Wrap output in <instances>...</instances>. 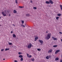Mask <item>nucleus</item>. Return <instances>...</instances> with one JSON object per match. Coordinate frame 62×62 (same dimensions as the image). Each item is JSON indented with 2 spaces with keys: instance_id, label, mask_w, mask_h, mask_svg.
<instances>
[{
  "instance_id": "1",
  "label": "nucleus",
  "mask_w": 62,
  "mask_h": 62,
  "mask_svg": "<svg viewBox=\"0 0 62 62\" xmlns=\"http://www.w3.org/2000/svg\"><path fill=\"white\" fill-rule=\"evenodd\" d=\"M51 33H48L47 35V37H46V39L47 40H48L50 39L51 38Z\"/></svg>"
},
{
  "instance_id": "2",
  "label": "nucleus",
  "mask_w": 62,
  "mask_h": 62,
  "mask_svg": "<svg viewBox=\"0 0 62 62\" xmlns=\"http://www.w3.org/2000/svg\"><path fill=\"white\" fill-rule=\"evenodd\" d=\"M32 45L30 43L28 45L27 47L28 48V49H30L31 47V46H32Z\"/></svg>"
},
{
  "instance_id": "3",
  "label": "nucleus",
  "mask_w": 62,
  "mask_h": 62,
  "mask_svg": "<svg viewBox=\"0 0 62 62\" xmlns=\"http://www.w3.org/2000/svg\"><path fill=\"white\" fill-rule=\"evenodd\" d=\"M2 14L3 15V16H7V15H6V14H4V11H3L2 13Z\"/></svg>"
},
{
  "instance_id": "4",
  "label": "nucleus",
  "mask_w": 62,
  "mask_h": 62,
  "mask_svg": "<svg viewBox=\"0 0 62 62\" xmlns=\"http://www.w3.org/2000/svg\"><path fill=\"white\" fill-rule=\"evenodd\" d=\"M49 4L50 3L51 4H53V1L51 0H49Z\"/></svg>"
},
{
  "instance_id": "5",
  "label": "nucleus",
  "mask_w": 62,
  "mask_h": 62,
  "mask_svg": "<svg viewBox=\"0 0 62 62\" xmlns=\"http://www.w3.org/2000/svg\"><path fill=\"white\" fill-rule=\"evenodd\" d=\"M39 41L41 43H43V41L42 40H39Z\"/></svg>"
},
{
  "instance_id": "6",
  "label": "nucleus",
  "mask_w": 62,
  "mask_h": 62,
  "mask_svg": "<svg viewBox=\"0 0 62 62\" xmlns=\"http://www.w3.org/2000/svg\"><path fill=\"white\" fill-rule=\"evenodd\" d=\"M27 57H28L29 58H31V57H32V56H31V55H30V56H29V54H27Z\"/></svg>"
},
{
  "instance_id": "7",
  "label": "nucleus",
  "mask_w": 62,
  "mask_h": 62,
  "mask_svg": "<svg viewBox=\"0 0 62 62\" xmlns=\"http://www.w3.org/2000/svg\"><path fill=\"white\" fill-rule=\"evenodd\" d=\"M60 52V50H57L56 51L55 53L56 54L57 53H58V52Z\"/></svg>"
},
{
  "instance_id": "8",
  "label": "nucleus",
  "mask_w": 62,
  "mask_h": 62,
  "mask_svg": "<svg viewBox=\"0 0 62 62\" xmlns=\"http://www.w3.org/2000/svg\"><path fill=\"white\" fill-rule=\"evenodd\" d=\"M52 39H53L54 40H57V38H54V37H52Z\"/></svg>"
},
{
  "instance_id": "9",
  "label": "nucleus",
  "mask_w": 62,
  "mask_h": 62,
  "mask_svg": "<svg viewBox=\"0 0 62 62\" xmlns=\"http://www.w3.org/2000/svg\"><path fill=\"white\" fill-rule=\"evenodd\" d=\"M52 52V49H50L49 50L48 52V53H51Z\"/></svg>"
},
{
  "instance_id": "10",
  "label": "nucleus",
  "mask_w": 62,
  "mask_h": 62,
  "mask_svg": "<svg viewBox=\"0 0 62 62\" xmlns=\"http://www.w3.org/2000/svg\"><path fill=\"white\" fill-rule=\"evenodd\" d=\"M46 4H50V2L49 1H46Z\"/></svg>"
},
{
  "instance_id": "11",
  "label": "nucleus",
  "mask_w": 62,
  "mask_h": 62,
  "mask_svg": "<svg viewBox=\"0 0 62 62\" xmlns=\"http://www.w3.org/2000/svg\"><path fill=\"white\" fill-rule=\"evenodd\" d=\"M38 37H36L35 38V39L34 40V41H36V40H37V39H38Z\"/></svg>"
},
{
  "instance_id": "12",
  "label": "nucleus",
  "mask_w": 62,
  "mask_h": 62,
  "mask_svg": "<svg viewBox=\"0 0 62 62\" xmlns=\"http://www.w3.org/2000/svg\"><path fill=\"white\" fill-rule=\"evenodd\" d=\"M13 12L14 13H17V11L15 10H14L13 11Z\"/></svg>"
},
{
  "instance_id": "13",
  "label": "nucleus",
  "mask_w": 62,
  "mask_h": 62,
  "mask_svg": "<svg viewBox=\"0 0 62 62\" xmlns=\"http://www.w3.org/2000/svg\"><path fill=\"white\" fill-rule=\"evenodd\" d=\"M18 57L20 58H22V57H23V55H20Z\"/></svg>"
},
{
  "instance_id": "14",
  "label": "nucleus",
  "mask_w": 62,
  "mask_h": 62,
  "mask_svg": "<svg viewBox=\"0 0 62 62\" xmlns=\"http://www.w3.org/2000/svg\"><path fill=\"white\" fill-rule=\"evenodd\" d=\"M57 15L59 17H60L61 16V14H58Z\"/></svg>"
},
{
  "instance_id": "15",
  "label": "nucleus",
  "mask_w": 62,
  "mask_h": 62,
  "mask_svg": "<svg viewBox=\"0 0 62 62\" xmlns=\"http://www.w3.org/2000/svg\"><path fill=\"white\" fill-rule=\"evenodd\" d=\"M46 59H49V56H46Z\"/></svg>"
},
{
  "instance_id": "16",
  "label": "nucleus",
  "mask_w": 62,
  "mask_h": 62,
  "mask_svg": "<svg viewBox=\"0 0 62 62\" xmlns=\"http://www.w3.org/2000/svg\"><path fill=\"white\" fill-rule=\"evenodd\" d=\"M4 11L5 13H7V12H8V11L7 10H5Z\"/></svg>"
},
{
  "instance_id": "17",
  "label": "nucleus",
  "mask_w": 62,
  "mask_h": 62,
  "mask_svg": "<svg viewBox=\"0 0 62 62\" xmlns=\"http://www.w3.org/2000/svg\"><path fill=\"white\" fill-rule=\"evenodd\" d=\"M13 37L14 38H16V35L15 34H13Z\"/></svg>"
},
{
  "instance_id": "18",
  "label": "nucleus",
  "mask_w": 62,
  "mask_h": 62,
  "mask_svg": "<svg viewBox=\"0 0 62 62\" xmlns=\"http://www.w3.org/2000/svg\"><path fill=\"white\" fill-rule=\"evenodd\" d=\"M59 18V17H56V20H58Z\"/></svg>"
},
{
  "instance_id": "19",
  "label": "nucleus",
  "mask_w": 62,
  "mask_h": 62,
  "mask_svg": "<svg viewBox=\"0 0 62 62\" xmlns=\"http://www.w3.org/2000/svg\"><path fill=\"white\" fill-rule=\"evenodd\" d=\"M59 59V58H56L55 59V60L57 61Z\"/></svg>"
},
{
  "instance_id": "20",
  "label": "nucleus",
  "mask_w": 62,
  "mask_h": 62,
  "mask_svg": "<svg viewBox=\"0 0 62 62\" xmlns=\"http://www.w3.org/2000/svg\"><path fill=\"white\" fill-rule=\"evenodd\" d=\"M60 6L61 8V10H62V5H60Z\"/></svg>"
},
{
  "instance_id": "21",
  "label": "nucleus",
  "mask_w": 62,
  "mask_h": 62,
  "mask_svg": "<svg viewBox=\"0 0 62 62\" xmlns=\"http://www.w3.org/2000/svg\"><path fill=\"white\" fill-rule=\"evenodd\" d=\"M9 50V48H6V49H5V51H8Z\"/></svg>"
},
{
  "instance_id": "22",
  "label": "nucleus",
  "mask_w": 62,
  "mask_h": 62,
  "mask_svg": "<svg viewBox=\"0 0 62 62\" xmlns=\"http://www.w3.org/2000/svg\"><path fill=\"white\" fill-rule=\"evenodd\" d=\"M26 16H30V15L29 14H27L26 15Z\"/></svg>"
},
{
  "instance_id": "23",
  "label": "nucleus",
  "mask_w": 62,
  "mask_h": 62,
  "mask_svg": "<svg viewBox=\"0 0 62 62\" xmlns=\"http://www.w3.org/2000/svg\"><path fill=\"white\" fill-rule=\"evenodd\" d=\"M20 61H23V58H21V59H20Z\"/></svg>"
},
{
  "instance_id": "24",
  "label": "nucleus",
  "mask_w": 62,
  "mask_h": 62,
  "mask_svg": "<svg viewBox=\"0 0 62 62\" xmlns=\"http://www.w3.org/2000/svg\"><path fill=\"white\" fill-rule=\"evenodd\" d=\"M53 47H57V46L56 45H55L54 46H53Z\"/></svg>"
},
{
  "instance_id": "25",
  "label": "nucleus",
  "mask_w": 62,
  "mask_h": 62,
  "mask_svg": "<svg viewBox=\"0 0 62 62\" xmlns=\"http://www.w3.org/2000/svg\"><path fill=\"white\" fill-rule=\"evenodd\" d=\"M38 51H41V49H40L38 48L37 49Z\"/></svg>"
},
{
  "instance_id": "26",
  "label": "nucleus",
  "mask_w": 62,
  "mask_h": 62,
  "mask_svg": "<svg viewBox=\"0 0 62 62\" xmlns=\"http://www.w3.org/2000/svg\"><path fill=\"white\" fill-rule=\"evenodd\" d=\"M34 60H35V59H34V58H33L31 59V60L33 61H34Z\"/></svg>"
},
{
  "instance_id": "27",
  "label": "nucleus",
  "mask_w": 62,
  "mask_h": 62,
  "mask_svg": "<svg viewBox=\"0 0 62 62\" xmlns=\"http://www.w3.org/2000/svg\"><path fill=\"white\" fill-rule=\"evenodd\" d=\"M19 8H23V7L22 6H19Z\"/></svg>"
},
{
  "instance_id": "28",
  "label": "nucleus",
  "mask_w": 62,
  "mask_h": 62,
  "mask_svg": "<svg viewBox=\"0 0 62 62\" xmlns=\"http://www.w3.org/2000/svg\"><path fill=\"white\" fill-rule=\"evenodd\" d=\"M33 9H37V8L35 7H33Z\"/></svg>"
},
{
  "instance_id": "29",
  "label": "nucleus",
  "mask_w": 62,
  "mask_h": 62,
  "mask_svg": "<svg viewBox=\"0 0 62 62\" xmlns=\"http://www.w3.org/2000/svg\"><path fill=\"white\" fill-rule=\"evenodd\" d=\"M22 24H23V23H24V21H22Z\"/></svg>"
},
{
  "instance_id": "30",
  "label": "nucleus",
  "mask_w": 62,
  "mask_h": 62,
  "mask_svg": "<svg viewBox=\"0 0 62 62\" xmlns=\"http://www.w3.org/2000/svg\"><path fill=\"white\" fill-rule=\"evenodd\" d=\"M8 44H9L10 45H12V44L11 43H8Z\"/></svg>"
},
{
  "instance_id": "31",
  "label": "nucleus",
  "mask_w": 62,
  "mask_h": 62,
  "mask_svg": "<svg viewBox=\"0 0 62 62\" xmlns=\"http://www.w3.org/2000/svg\"><path fill=\"white\" fill-rule=\"evenodd\" d=\"M18 54H19V55H20V54H22V53H21V52H19L18 53Z\"/></svg>"
},
{
  "instance_id": "32",
  "label": "nucleus",
  "mask_w": 62,
  "mask_h": 62,
  "mask_svg": "<svg viewBox=\"0 0 62 62\" xmlns=\"http://www.w3.org/2000/svg\"><path fill=\"white\" fill-rule=\"evenodd\" d=\"M15 2L16 4H17V3H18V2H17V0H16Z\"/></svg>"
},
{
  "instance_id": "33",
  "label": "nucleus",
  "mask_w": 62,
  "mask_h": 62,
  "mask_svg": "<svg viewBox=\"0 0 62 62\" xmlns=\"http://www.w3.org/2000/svg\"><path fill=\"white\" fill-rule=\"evenodd\" d=\"M4 49H2L1 50V52H2V51H4Z\"/></svg>"
},
{
  "instance_id": "34",
  "label": "nucleus",
  "mask_w": 62,
  "mask_h": 62,
  "mask_svg": "<svg viewBox=\"0 0 62 62\" xmlns=\"http://www.w3.org/2000/svg\"><path fill=\"white\" fill-rule=\"evenodd\" d=\"M31 1V3H33V1H32V0H31L30 1Z\"/></svg>"
},
{
  "instance_id": "35",
  "label": "nucleus",
  "mask_w": 62,
  "mask_h": 62,
  "mask_svg": "<svg viewBox=\"0 0 62 62\" xmlns=\"http://www.w3.org/2000/svg\"><path fill=\"white\" fill-rule=\"evenodd\" d=\"M49 58H51V55H49L48 56Z\"/></svg>"
},
{
  "instance_id": "36",
  "label": "nucleus",
  "mask_w": 62,
  "mask_h": 62,
  "mask_svg": "<svg viewBox=\"0 0 62 62\" xmlns=\"http://www.w3.org/2000/svg\"><path fill=\"white\" fill-rule=\"evenodd\" d=\"M60 62H62V60H60Z\"/></svg>"
},
{
  "instance_id": "37",
  "label": "nucleus",
  "mask_w": 62,
  "mask_h": 62,
  "mask_svg": "<svg viewBox=\"0 0 62 62\" xmlns=\"http://www.w3.org/2000/svg\"><path fill=\"white\" fill-rule=\"evenodd\" d=\"M23 27H25V26L24 25H23Z\"/></svg>"
},
{
  "instance_id": "38",
  "label": "nucleus",
  "mask_w": 62,
  "mask_h": 62,
  "mask_svg": "<svg viewBox=\"0 0 62 62\" xmlns=\"http://www.w3.org/2000/svg\"><path fill=\"white\" fill-rule=\"evenodd\" d=\"M15 62H17V61L16 60H15Z\"/></svg>"
},
{
  "instance_id": "39",
  "label": "nucleus",
  "mask_w": 62,
  "mask_h": 62,
  "mask_svg": "<svg viewBox=\"0 0 62 62\" xmlns=\"http://www.w3.org/2000/svg\"><path fill=\"white\" fill-rule=\"evenodd\" d=\"M59 33H60V34H62V32H59Z\"/></svg>"
},
{
  "instance_id": "40",
  "label": "nucleus",
  "mask_w": 62,
  "mask_h": 62,
  "mask_svg": "<svg viewBox=\"0 0 62 62\" xmlns=\"http://www.w3.org/2000/svg\"><path fill=\"white\" fill-rule=\"evenodd\" d=\"M46 33H48V31H46Z\"/></svg>"
},
{
  "instance_id": "41",
  "label": "nucleus",
  "mask_w": 62,
  "mask_h": 62,
  "mask_svg": "<svg viewBox=\"0 0 62 62\" xmlns=\"http://www.w3.org/2000/svg\"><path fill=\"white\" fill-rule=\"evenodd\" d=\"M11 33H13V31H12L11 32Z\"/></svg>"
},
{
  "instance_id": "42",
  "label": "nucleus",
  "mask_w": 62,
  "mask_h": 62,
  "mask_svg": "<svg viewBox=\"0 0 62 62\" xmlns=\"http://www.w3.org/2000/svg\"><path fill=\"white\" fill-rule=\"evenodd\" d=\"M23 25L22 24L21 25V26H23Z\"/></svg>"
},
{
  "instance_id": "43",
  "label": "nucleus",
  "mask_w": 62,
  "mask_h": 62,
  "mask_svg": "<svg viewBox=\"0 0 62 62\" xmlns=\"http://www.w3.org/2000/svg\"><path fill=\"white\" fill-rule=\"evenodd\" d=\"M13 25H14V26H15V25L13 24Z\"/></svg>"
},
{
  "instance_id": "44",
  "label": "nucleus",
  "mask_w": 62,
  "mask_h": 62,
  "mask_svg": "<svg viewBox=\"0 0 62 62\" xmlns=\"http://www.w3.org/2000/svg\"><path fill=\"white\" fill-rule=\"evenodd\" d=\"M9 16H10V14H9Z\"/></svg>"
},
{
  "instance_id": "45",
  "label": "nucleus",
  "mask_w": 62,
  "mask_h": 62,
  "mask_svg": "<svg viewBox=\"0 0 62 62\" xmlns=\"http://www.w3.org/2000/svg\"><path fill=\"white\" fill-rule=\"evenodd\" d=\"M61 41L62 42V39H61Z\"/></svg>"
},
{
  "instance_id": "46",
  "label": "nucleus",
  "mask_w": 62,
  "mask_h": 62,
  "mask_svg": "<svg viewBox=\"0 0 62 62\" xmlns=\"http://www.w3.org/2000/svg\"><path fill=\"white\" fill-rule=\"evenodd\" d=\"M3 60H5V59H3Z\"/></svg>"
},
{
  "instance_id": "47",
  "label": "nucleus",
  "mask_w": 62,
  "mask_h": 62,
  "mask_svg": "<svg viewBox=\"0 0 62 62\" xmlns=\"http://www.w3.org/2000/svg\"><path fill=\"white\" fill-rule=\"evenodd\" d=\"M25 26H26V24H25Z\"/></svg>"
},
{
  "instance_id": "48",
  "label": "nucleus",
  "mask_w": 62,
  "mask_h": 62,
  "mask_svg": "<svg viewBox=\"0 0 62 62\" xmlns=\"http://www.w3.org/2000/svg\"><path fill=\"white\" fill-rule=\"evenodd\" d=\"M40 44H41V45L42 44V43Z\"/></svg>"
},
{
  "instance_id": "49",
  "label": "nucleus",
  "mask_w": 62,
  "mask_h": 62,
  "mask_svg": "<svg viewBox=\"0 0 62 62\" xmlns=\"http://www.w3.org/2000/svg\"><path fill=\"white\" fill-rule=\"evenodd\" d=\"M1 17H0V18L1 19Z\"/></svg>"
},
{
  "instance_id": "50",
  "label": "nucleus",
  "mask_w": 62,
  "mask_h": 62,
  "mask_svg": "<svg viewBox=\"0 0 62 62\" xmlns=\"http://www.w3.org/2000/svg\"><path fill=\"white\" fill-rule=\"evenodd\" d=\"M0 26H1V25L0 24Z\"/></svg>"
}]
</instances>
